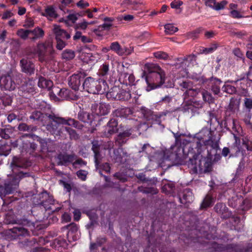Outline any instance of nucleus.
<instances>
[{
    "mask_svg": "<svg viewBox=\"0 0 252 252\" xmlns=\"http://www.w3.org/2000/svg\"><path fill=\"white\" fill-rule=\"evenodd\" d=\"M30 118L40 120L42 122L43 125L46 126L47 130L55 137L65 135L64 132H66L69 135L71 139H77L78 138V135L75 131L65 126H72L78 128L82 127V126L79 125L78 123L74 119L65 120L63 118L57 117L54 114H44L38 111L33 112Z\"/></svg>",
    "mask_w": 252,
    "mask_h": 252,
    "instance_id": "f257e3e1",
    "label": "nucleus"
},
{
    "mask_svg": "<svg viewBox=\"0 0 252 252\" xmlns=\"http://www.w3.org/2000/svg\"><path fill=\"white\" fill-rule=\"evenodd\" d=\"M146 71L149 72L148 75L145 77L147 84V91L149 92L159 88L165 83V72L158 66L149 63H146L144 66V74Z\"/></svg>",
    "mask_w": 252,
    "mask_h": 252,
    "instance_id": "f03ea898",
    "label": "nucleus"
},
{
    "mask_svg": "<svg viewBox=\"0 0 252 252\" xmlns=\"http://www.w3.org/2000/svg\"><path fill=\"white\" fill-rule=\"evenodd\" d=\"M84 90L93 94H103L107 92L108 85L105 81L95 80L92 77L87 78L83 84Z\"/></svg>",
    "mask_w": 252,
    "mask_h": 252,
    "instance_id": "7ed1b4c3",
    "label": "nucleus"
},
{
    "mask_svg": "<svg viewBox=\"0 0 252 252\" xmlns=\"http://www.w3.org/2000/svg\"><path fill=\"white\" fill-rule=\"evenodd\" d=\"M28 173H24L23 172H19L12 179V181L9 183L5 184V187H0V196L3 199V197L6 194H10L17 188L19 185L20 179L28 176Z\"/></svg>",
    "mask_w": 252,
    "mask_h": 252,
    "instance_id": "20e7f679",
    "label": "nucleus"
},
{
    "mask_svg": "<svg viewBox=\"0 0 252 252\" xmlns=\"http://www.w3.org/2000/svg\"><path fill=\"white\" fill-rule=\"evenodd\" d=\"M198 138L206 146H210L213 148L217 147L213 139V132L207 128H203L199 132Z\"/></svg>",
    "mask_w": 252,
    "mask_h": 252,
    "instance_id": "39448f33",
    "label": "nucleus"
},
{
    "mask_svg": "<svg viewBox=\"0 0 252 252\" xmlns=\"http://www.w3.org/2000/svg\"><path fill=\"white\" fill-rule=\"evenodd\" d=\"M117 88H114L111 92H109L106 94L108 98H112L120 100H127L131 97V94L128 91L124 90L118 91Z\"/></svg>",
    "mask_w": 252,
    "mask_h": 252,
    "instance_id": "423d86ee",
    "label": "nucleus"
},
{
    "mask_svg": "<svg viewBox=\"0 0 252 252\" xmlns=\"http://www.w3.org/2000/svg\"><path fill=\"white\" fill-rule=\"evenodd\" d=\"M52 47L49 43H39L36 48L31 51L33 55H37L41 62L45 60V56L51 51Z\"/></svg>",
    "mask_w": 252,
    "mask_h": 252,
    "instance_id": "0eeeda50",
    "label": "nucleus"
},
{
    "mask_svg": "<svg viewBox=\"0 0 252 252\" xmlns=\"http://www.w3.org/2000/svg\"><path fill=\"white\" fill-rule=\"evenodd\" d=\"M0 87L5 90L11 91L15 88L16 84L9 74H4L0 78Z\"/></svg>",
    "mask_w": 252,
    "mask_h": 252,
    "instance_id": "6e6552de",
    "label": "nucleus"
},
{
    "mask_svg": "<svg viewBox=\"0 0 252 252\" xmlns=\"http://www.w3.org/2000/svg\"><path fill=\"white\" fill-rule=\"evenodd\" d=\"M79 57L83 62L86 63H94L99 58V55L98 54H93L85 50L80 51Z\"/></svg>",
    "mask_w": 252,
    "mask_h": 252,
    "instance_id": "1a4fd4ad",
    "label": "nucleus"
},
{
    "mask_svg": "<svg viewBox=\"0 0 252 252\" xmlns=\"http://www.w3.org/2000/svg\"><path fill=\"white\" fill-rule=\"evenodd\" d=\"M92 110L93 113L97 116L107 115L109 112V106L105 103H99L92 105Z\"/></svg>",
    "mask_w": 252,
    "mask_h": 252,
    "instance_id": "9d476101",
    "label": "nucleus"
},
{
    "mask_svg": "<svg viewBox=\"0 0 252 252\" xmlns=\"http://www.w3.org/2000/svg\"><path fill=\"white\" fill-rule=\"evenodd\" d=\"M69 231L67 234V238L69 242L76 241L79 237L78 228L76 224L71 223L68 225Z\"/></svg>",
    "mask_w": 252,
    "mask_h": 252,
    "instance_id": "9b49d317",
    "label": "nucleus"
},
{
    "mask_svg": "<svg viewBox=\"0 0 252 252\" xmlns=\"http://www.w3.org/2000/svg\"><path fill=\"white\" fill-rule=\"evenodd\" d=\"M206 6L209 7L213 9L219 11L224 8L227 2L226 0H222L217 2V0H204Z\"/></svg>",
    "mask_w": 252,
    "mask_h": 252,
    "instance_id": "f8f14e48",
    "label": "nucleus"
},
{
    "mask_svg": "<svg viewBox=\"0 0 252 252\" xmlns=\"http://www.w3.org/2000/svg\"><path fill=\"white\" fill-rule=\"evenodd\" d=\"M195 62V56L194 55H189L186 59H182L180 62L177 63L176 66L178 68L186 69L187 67L193 65Z\"/></svg>",
    "mask_w": 252,
    "mask_h": 252,
    "instance_id": "ddd939ff",
    "label": "nucleus"
},
{
    "mask_svg": "<svg viewBox=\"0 0 252 252\" xmlns=\"http://www.w3.org/2000/svg\"><path fill=\"white\" fill-rule=\"evenodd\" d=\"M82 73L74 74L69 77L68 84L74 90H78L81 84V78L82 77Z\"/></svg>",
    "mask_w": 252,
    "mask_h": 252,
    "instance_id": "4468645a",
    "label": "nucleus"
},
{
    "mask_svg": "<svg viewBox=\"0 0 252 252\" xmlns=\"http://www.w3.org/2000/svg\"><path fill=\"white\" fill-rule=\"evenodd\" d=\"M20 64L23 72L30 74L33 73L34 65L27 59H22L20 61Z\"/></svg>",
    "mask_w": 252,
    "mask_h": 252,
    "instance_id": "2eb2a0df",
    "label": "nucleus"
},
{
    "mask_svg": "<svg viewBox=\"0 0 252 252\" xmlns=\"http://www.w3.org/2000/svg\"><path fill=\"white\" fill-rule=\"evenodd\" d=\"M200 162L201 159H200L199 155H196L193 157V158L189 159L188 163V165L191 169L192 172L196 173L198 167L200 168Z\"/></svg>",
    "mask_w": 252,
    "mask_h": 252,
    "instance_id": "dca6fc26",
    "label": "nucleus"
},
{
    "mask_svg": "<svg viewBox=\"0 0 252 252\" xmlns=\"http://www.w3.org/2000/svg\"><path fill=\"white\" fill-rule=\"evenodd\" d=\"M53 32L56 35V39H68L70 37V34L64 30L61 29L59 26H54Z\"/></svg>",
    "mask_w": 252,
    "mask_h": 252,
    "instance_id": "f3484780",
    "label": "nucleus"
},
{
    "mask_svg": "<svg viewBox=\"0 0 252 252\" xmlns=\"http://www.w3.org/2000/svg\"><path fill=\"white\" fill-rule=\"evenodd\" d=\"M11 235L14 238L20 236L29 235V232L27 228L22 227H14L10 230Z\"/></svg>",
    "mask_w": 252,
    "mask_h": 252,
    "instance_id": "a211bd4d",
    "label": "nucleus"
},
{
    "mask_svg": "<svg viewBox=\"0 0 252 252\" xmlns=\"http://www.w3.org/2000/svg\"><path fill=\"white\" fill-rule=\"evenodd\" d=\"M41 15L47 17L48 20L51 21L58 17V14L53 6H47L45 8V11L41 13Z\"/></svg>",
    "mask_w": 252,
    "mask_h": 252,
    "instance_id": "6ab92c4d",
    "label": "nucleus"
},
{
    "mask_svg": "<svg viewBox=\"0 0 252 252\" xmlns=\"http://www.w3.org/2000/svg\"><path fill=\"white\" fill-rule=\"evenodd\" d=\"M221 81L218 79L212 78L209 82L211 90L214 94H218L220 92V85Z\"/></svg>",
    "mask_w": 252,
    "mask_h": 252,
    "instance_id": "aec40b11",
    "label": "nucleus"
},
{
    "mask_svg": "<svg viewBox=\"0 0 252 252\" xmlns=\"http://www.w3.org/2000/svg\"><path fill=\"white\" fill-rule=\"evenodd\" d=\"M38 86L41 88L47 89L48 90H50L53 87V83L51 80H47L41 77L39 78Z\"/></svg>",
    "mask_w": 252,
    "mask_h": 252,
    "instance_id": "412c9836",
    "label": "nucleus"
},
{
    "mask_svg": "<svg viewBox=\"0 0 252 252\" xmlns=\"http://www.w3.org/2000/svg\"><path fill=\"white\" fill-rule=\"evenodd\" d=\"M117 126L118 123L116 120H110L106 127L108 133L110 134H112L116 132L118 130Z\"/></svg>",
    "mask_w": 252,
    "mask_h": 252,
    "instance_id": "4be33fe9",
    "label": "nucleus"
},
{
    "mask_svg": "<svg viewBox=\"0 0 252 252\" xmlns=\"http://www.w3.org/2000/svg\"><path fill=\"white\" fill-rule=\"evenodd\" d=\"M78 19L77 14L75 13L69 14L66 19L62 18L60 21L64 22L67 26H71L75 23Z\"/></svg>",
    "mask_w": 252,
    "mask_h": 252,
    "instance_id": "5701e85b",
    "label": "nucleus"
},
{
    "mask_svg": "<svg viewBox=\"0 0 252 252\" xmlns=\"http://www.w3.org/2000/svg\"><path fill=\"white\" fill-rule=\"evenodd\" d=\"M240 102L238 100L235 98H232L230 100L229 104L228 106L227 110L232 113H235L239 110Z\"/></svg>",
    "mask_w": 252,
    "mask_h": 252,
    "instance_id": "b1692460",
    "label": "nucleus"
},
{
    "mask_svg": "<svg viewBox=\"0 0 252 252\" xmlns=\"http://www.w3.org/2000/svg\"><path fill=\"white\" fill-rule=\"evenodd\" d=\"M59 163L61 164H65L69 162H73L74 160L73 156L66 154H61L58 156Z\"/></svg>",
    "mask_w": 252,
    "mask_h": 252,
    "instance_id": "393cba45",
    "label": "nucleus"
},
{
    "mask_svg": "<svg viewBox=\"0 0 252 252\" xmlns=\"http://www.w3.org/2000/svg\"><path fill=\"white\" fill-rule=\"evenodd\" d=\"M55 92L57 93L59 99H67L69 94V91L65 89H60L59 88L55 87Z\"/></svg>",
    "mask_w": 252,
    "mask_h": 252,
    "instance_id": "a878e982",
    "label": "nucleus"
},
{
    "mask_svg": "<svg viewBox=\"0 0 252 252\" xmlns=\"http://www.w3.org/2000/svg\"><path fill=\"white\" fill-rule=\"evenodd\" d=\"M49 197V202H50V206L47 205L46 201L43 202L42 203V206H44L45 209L46 210H51L52 212H57L59 211L61 209V207L55 208L54 207V204L53 203L54 202V200L52 199L51 197Z\"/></svg>",
    "mask_w": 252,
    "mask_h": 252,
    "instance_id": "bb28decb",
    "label": "nucleus"
},
{
    "mask_svg": "<svg viewBox=\"0 0 252 252\" xmlns=\"http://www.w3.org/2000/svg\"><path fill=\"white\" fill-rule=\"evenodd\" d=\"M193 200L192 193L189 189H187L184 194L183 199H181V203H189L192 202Z\"/></svg>",
    "mask_w": 252,
    "mask_h": 252,
    "instance_id": "cd10ccee",
    "label": "nucleus"
},
{
    "mask_svg": "<svg viewBox=\"0 0 252 252\" xmlns=\"http://www.w3.org/2000/svg\"><path fill=\"white\" fill-rule=\"evenodd\" d=\"M110 49L115 52L119 55H124V49L121 47L120 45L118 42H112L110 45Z\"/></svg>",
    "mask_w": 252,
    "mask_h": 252,
    "instance_id": "c85d7f7f",
    "label": "nucleus"
},
{
    "mask_svg": "<svg viewBox=\"0 0 252 252\" xmlns=\"http://www.w3.org/2000/svg\"><path fill=\"white\" fill-rule=\"evenodd\" d=\"M30 33H32L33 35L31 39L32 40H34L36 38L43 37L44 34V32L40 28L37 27L33 30H31Z\"/></svg>",
    "mask_w": 252,
    "mask_h": 252,
    "instance_id": "c756f323",
    "label": "nucleus"
},
{
    "mask_svg": "<svg viewBox=\"0 0 252 252\" xmlns=\"http://www.w3.org/2000/svg\"><path fill=\"white\" fill-rule=\"evenodd\" d=\"M92 150L94 153V158H95V166L97 169L98 168V164H99V153L98 151V147L97 144L96 142H93V147Z\"/></svg>",
    "mask_w": 252,
    "mask_h": 252,
    "instance_id": "7c9ffc66",
    "label": "nucleus"
},
{
    "mask_svg": "<svg viewBox=\"0 0 252 252\" xmlns=\"http://www.w3.org/2000/svg\"><path fill=\"white\" fill-rule=\"evenodd\" d=\"M183 3L181 0H174L170 3V6L172 8L175 9L176 13L180 14L182 12V8L181 6Z\"/></svg>",
    "mask_w": 252,
    "mask_h": 252,
    "instance_id": "2f4dec72",
    "label": "nucleus"
},
{
    "mask_svg": "<svg viewBox=\"0 0 252 252\" xmlns=\"http://www.w3.org/2000/svg\"><path fill=\"white\" fill-rule=\"evenodd\" d=\"M130 133L129 132H124L122 133H120L118 136L116 141L119 144H123L126 142L127 138L130 135Z\"/></svg>",
    "mask_w": 252,
    "mask_h": 252,
    "instance_id": "473e14b6",
    "label": "nucleus"
},
{
    "mask_svg": "<svg viewBox=\"0 0 252 252\" xmlns=\"http://www.w3.org/2000/svg\"><path fill=\"white\" fill-rule=\"evenodd\" d=\"M165 32L167 34H172L178 31V28L172 24H167L164 25Z\"/></svg>",
    "mask_w": 252,
    "mask_h": 252,
    "instance_id": "72a5a7b5",
    "label": "nucleus"
},
{
    "mask_svg": "<svg viewBox=\"0 0 252 252\" xmlns=\"http://www.w3.org/2000/svg\"><path fill=\"white\" fill-rule=\"evenodd\" d=\"M202 95L203 99L205 101L209 103H212L214 102V97L207 91L203 90L202 92Z\"/></svg>",
    "mask_w": 252,
    "mask_h": 252,
    "instance_id": "f704fd0d",
    "label": "nucleus"
},
{
    "mask_svg": "<svg viewBox=\"0 0 252 252\" xmlns=\"http://www.w3.org/2000/svg\"><path fill=\"white\" fill-rule=\"evenodd\" d=\"M78 118L80 121L84 123H89V121L92 120L91 116L89 113L84 112H79L78 115Z\"/></svg>",
    "mask_w": 252,
    "mask_h": 252,
    "instance_id": "c9c22d12",
    "label": "nucleus"
},
{
    "mask_svg": "<svg viewBox=\"0 0 252 252\" xmlns=\"http://www.w3.org/2000/svg\"><path fill=\"white\" fill-rule=\"evenodd\" d=\"M10 146L7 144H0V156H7L10 153Z\"/></svg>",
    "mask_w": 252,
    "mask_h": 252,
    "instance_id": "e433bc0d",
    "label": "nucleus"
},
{
    "mask_svg": "<svg viewBox=\"0 0 252 252\" xmlns=\"http://www.w3.org/2000/svg\"><path fill=\"white\" fill-rule=\"evenodd\" d=\"M75 57L74 52L70 50H65L62 53V58L66 60H70Z\"/></svg>",
    "mask_w": 252,
    "mask_h": 252,
    "instance_id": "4c0bfd02",
    "label": "nucleus"
},
{
    "mask_svg": "<svg viewBox=\"0 0 252 252\" xmlns=\"http://www.w3.org/2000/svg\"><path fill=\"white\" fill-rule=\"evenodd\" d=\"M31 30H25L23 29H19L17 32V35L23 39H26L28 38L29 35L30 34Z\"/></svg>",
    "mask_w": 252,
    "mask_h": 252,
    "instance_id": "58836bf2",
    "label": "nucleus"
},
{
    "mask_svg": "<svg viewBox=\"0 0 252 252\" xmlns=\"http://www.w3.org/2000/svg\"><path fill=\"white\" fill-rule=\"evenodd\" d=\"M213 203V200L211 196H206L201 204V208H205L209 207Z\"/></svg>",
    "mask_w": 252,
    "mask_h": 252,
    "instance_id": "ea45409f",
    "label": "nucleus"
},
{
    "mask_svg": "<svg viewBox=\"0 0 252 252\" xmlns=\"http://www.w3.org/2000/svg\"><path fill=\"white\" fill-rule=\"evenodd\" d=\"M222 90L223 92L229 94H232L236 92V89L234 87L227 84L224 85Z\"/></svg>",
    "mask_w": 252,
    "mask_h": 252,
    "instance_id": "a19ab883",
    "label": "nucleus"
},
{
    "mask_svg": "<svg viewBox=\"0 0 252 252\" xmlns=\"http://www.w3.org/2000/svg\"><path fill=\"white\" fill-rule=\"evenodd\" d=\"M127 79L129 80V82H131L133 80V76L132 75H129L127 73H122L120 75L119 79L120 80H123V81L124 83L126 82V83H127L126 82V79Z\"/></svg>",
    "mask_w": 252,
    "mask_h": 252,
    "instance_id": "79ce46f5",
    "label": "nucleus"
},
{
    "mask_svg": "<svg viewBox=\"0 0 252 252\" xmlns=\"http://www.w3.org/2000/svg\"><path fill=\"white\" fill-rule=\"evenodd\" d=\"M217 48L216 45H214L208 48H202L200 50V53L201 54H208L213 53L215 51Z\"/></svg>",
    "mask_w": 252,
    "mask_h": 252,
    "instance_id": "37998d69",
    "label": "nucleus"
},
{
    "mask_svg": "<svg viewBox=\"0 0 252 252\" xmlns=\"http://www.w3.org/2000/svg\"><path fill=\"white\" fill-rule=\"evenodd\" d=\"M88 25H89V22H87L85 20H83L82 21L77 24L75 26V28L76 30L80 29L85 30L87 29Z\"/></svg>",
    "mask_w": 252,
    "mask_h": 252,
    "instance_id": "c03bdc74",
    "label": "nucleus"
},
{
    "mask_svg": "<svg viewBox=\"0 0 252 252\" xmlns=\"http://www.w3.org/2000/svg\"><path fill=\"white\" fill-rule=\"evenodd\" d=\"M120 117H126L132 113V111L129 108H125L119 111Z\"/></svg>",
    "mask_w": 252,
    "mask_h": 252,
    "instance_id": "a18cd8bd",
    "label": "nucleus"
},
{
    "mask_svg": "<svg viewBox=\"0 0 252 252\" xmlns=\"http://www.w3.org/2000/svg\"><path fill=\"white\" fill-rule=\"evenodd\" d=\"M230 16L235 19H240L244 17L241 12L237 9L230 11Z\"/></svg>",
    "mask_w": 252,
    "mask_h": 252,
    "instance_id": "49530a36",
    "label": "nucleus"
},
{
    "mask_svg": "<svg viewBox=\"0 0 252 252\" xmlns=\"http://www.w3.org/2000/svg\"><path fill=\"white\" fill-rule=\"evenodd\" d=\"M174 188V186L172 183H168L167 184L165 185L162 187V190L164 191L165 193H169L173 190Z\"/></svg>",
    "mask_w": 252,
    "mask_h": 252,
    "instance_id": "de8ad7c7",
    "label": "nucleus"
},
{
    "mask_svg": "<svg viewBox=\"0 0 252 252\" xmlns=\"http://www.w3.org/2000/svg\"><path fill=\"white\" fill-rule=\"evenodd\" d=\"M154 56L158 59L166 60L168 58V55L163 52L158 51L154 53Z\"/></svg>",
    "mask_w": 252,
    "mask_h": 252,
    "instance_id": "09e8293b",
    "label": "nucleus"
},
{
    "mask_svg": "<svg viewBox=\"0 0 252 252\" xmlns=\"http://www.w3.org/2000/svg\"><path fill=\"white\" fill-rule=\"evenodd\" d=\"M198 92L196 89H192L191 87L189 88L188 90H187L184 94L186 96H194L197 94Z\"/></svg>",
    "mask_w": 252,
    "mask_h": 252,
    "instance_id": "8fccbe9b",
    "label": "nucleus"
},
{
    "mask_svg": "<svg viewBox=\"0 0 252 252\" xmlns=\"http://www.w3.org/2000/svg\"><path fill=\"white\" fill-rule=\"evenodd\" d=\"M244 105L247 110L250 112L252 109V99L249 98H245L244 99Z\"/></svg>",
    "mask_w": 252,
    "mask_h": 252,
    "instance_id": "3c124183",
    "label": "nucleus"
},
{
    "mask_svg": "<svg viewBox=\"0 0 252 252\" xmlns=\"http://www.w3.org/2000/svg\"><path fill=\"white\" fill-rule=\"evenodd\" d=\"M34 23L33 20L31 18H27L24 27L26 28L32 27L34 26Z\"/></svg>",
    "mask_w": 252,
    "mask_h": 252,
    "instance_id": "603ef678",
    "label": "nucleus"
},
{
    "mask_svg": "<svg viewBox=\"0 0 252 252\" xmlns=\"http://www.w3.org/2000/svg\"><path fill=\"white\" fill-rule=\"evenodd\" d=\"M63 39H56L57 40V48L59 50H62L66 45Z\"/></svg>",
    "mask_w": 252,
    "mask_h": 252,
    "instance_id": "864d4df0",
    "label": "nucleus"
},
{
    "mask_svg": "<svg viewBox=\"0 0 252 252\" xmlns=\"http://www.w3.org/2000/svg\"><path fill=\"white\" fill-rule=\"evenodd\" d=\"M101 170L104 171L107 173L109 172L110 171V167L109 166V164L108 163H105L100 166V170L99 171V172L100 175L102 174Z\"/></svg>",
    "mask_w": 252,
    "mask_h": 252,
    "instance_id": "5fc2aeb1",
    "label": "nucleus"
},
{
    "mask_svg": "<svg viewBox=\"0 0 252 252\" xmlns=\"http://www.w3.org/2000/svg\"><path fill=\"white\" fill-rule=\"evenodd\" d=\"M87 172L84 170H79L77 172V175L82 180L84 181L86 179Z\"/></svg>",
    "mask_w": 252,
    "mask_h": 252,
    "instance_id": "6e6d98bb",
    "label": "nucleus"
},
{
    "mask_svg": "<svg viewBox=\"0 0 252 252\" xmlns=\"http://www.w3.org/2000/svg\"><path fill=\"white\" fill-rule=\"evenodd\" d=\"M109 70V66L107 64H103L100 69V73L102 76L105 75Z\"/></svg>",
    "mask_w": 252,
    "mask_h": 252,
    "instance_id": "4d7b16f0",
    "label": "nucleus"
},
{
    "mask_svg": "<svg viewBox=\"0 0 252 252\" xmlns=\"http://www.w3.org/2000/svg\"><path fill=\"white\" fill-rule=\"evenodd\" d=\"M225 208V205L222 203L217 204L215 207V209L218 213H220L224 210Z\"/></svg>",
    "mask_w": 252,
    "mask_h": 252,
    "instance_id": "13d9d810",
    "label": "nucleus"
},
{
    "mask_svg": "<svg viewBox=\"0 0 252 252\" xmlns=\"http://www.w3.org/2000/svg\"><path fill=\"white\" fill-rule=\"evenodd\" d=\"M49 95L51 99H53L55 101H57L59 99V98L57 95V93L55 92V87L53 88V89L51 92H49Z\"/></svg>",
    "mask_w": 252,
    "mask_h": 252,
    "instance_id": "bf43d9fd",
    "label": "nucleus"
},
{
    "mask_svg": "<svg viewBox=\"0 0 252 252\" xmlns=\"http://www.w3.org/2000/svg\"><path fill=\"white\" fill-rule=\"evenodd\" d=\"M13 14L10 11H6L2 15V19H7L13 16Z\"/></svg>",
    "mask_w": 252,
    "mask_h": 252,
    "instance_id": "052dcab7",
    "label": "nucleus"
},
{
    "mask_svg": "<svg viewBox=\"0 0 252 252\" xmlns=\"http://www.w3.org/2000/svg\"><path fill=\"white\" fill-rule=\"evenodd\" d=\"M135 2V0H126L123 2V4L131 8L132 7V5Z\"/></svg>",
    "mask_w": 252,
    "mask_h": 252,
    "instance_id": "680f3d73",
    "label": "nucleus"
},
{
    "mask_svg": "<svg viewBox=\"0 0 252 252\" xmlns=\"http://www.w3.org/2000/svg\"><path fill=\"white\" fill-rule=\"evenodd\" d=\"M77 5L80 8H83L88 7L89 5V4L88 2L81 0L77 2Z\"/></svg>",
    "mask_w": 252,
    "mask_h": 252,
    "instance_id": "e2e57ef3",
    "label": "nucleus"
},
{
    "mask_svg": "<svg viewBox=\"0 0 252 252\" xmlns=\"http://www.w3.org/2000/svg\"><path fill=\"white\" fill-rule=\"evenodd\" d=\"M134 18V17L132 15H123L120 18V20H124L126 21H131Z\"/></svg>",
    "mask_w": 252,
    "mask_h": 252,
    "instance_id": "0e129e2a",
    "label": "nucleus"
},
{
    "mask_svg": "<svg viewBox=\"0 0 252 252\" xmlns=\"http://www.w3.org/2000/svg\"><path fill=\"white\" fill-rule=\"evenodd\" d=\"M86 164V162L83 160L82 159H78L73 162V165L75 167H76L77 165L83 166L85 165Z\"/></svg>",
    "mask_w": 252,
    "mask_h": 252,
    "instance_id": "69168bd1",
    "label": "nucleus"
},
{
    "mask_svg": "<svg viewBox=\"0 0 252 252\" xmlns=\"http://www.w3.org/2000/svg\"><path fill=\"white\" fill-rule=\"evenodd\" d=\"M74 219L75 220H79L81 217V212L78 210H75L73 212Z\"/></svg>",
    "mask_w": 252,
    "mask_h": 252,
    "instance_id": "338daca9",
    "label": "nucleus"
},
{
    "mask_svg": "<svg viewBox=\"0 0 252 252\" xmlns=\"http://www.w3.org/2000/svg\"><path fill=\"white\" fill-rule=\"evenodd\" d=\"M181 87L183 88L186 89L188 90L189 88L191 87L192 84L191 83L188 82H183L180 84Z\"/></svg>",
    "mask_w": 252,
    "mask_h": 252,
    "instance_id": "774afa93",
    "label": "nucleus"
}]
</instances>
